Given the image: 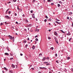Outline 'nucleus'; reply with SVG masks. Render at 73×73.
Returning a JSON list of instances; mask_svg holds the SVG:
<instances>
[{
  "label": "nucleus",
  "mask_w": 73,
  "mask_h": 73,
  "mask_svg": "<svg viewBox=\"0 0 73 73\" xmlns=\"http://www.w3.org/2000/svg\"><path fill=\"white\" fill-rule=\"evenodd\" d=\"M8 37L10 39H11V40H14V39H15V37H13V38L12 36H11L10 35H9Z\"/></svg>",
  "instance_id": "f257e3e1"
},
{
  "label": "nucleus",
  "mask_w": 73,
  "mask_h": 73,
  "mask_svg": "<svg viewBox=\"0 0 73 73\" xmlns=\"http://www.w3.org/2000/svg\"><path fill=\"white\" fill-rule=\"evenodd\" d=\"M54 34L55 36H58V34H57V32L56 31H55L54 33Z\"/></svg>",
  "instance_id": "f03ea898"
},
{
  "label": "nucleus",
  "mask_w": 73,
  "mask_h": 73,
  "mask_svg": "<svg viewBox=\"0 0 73 73\" xmlns=\"http://www.w3.org/2000/svg\"><path fill=\"white\" fill-rule=\"evenodd\" d=\"M5 17L7 19H10V17H9V16H5Z\"/></svg>",
  "instance_id": "7ed1b4c3"
},
{
  "label": "nucleus",
  "mask_w": 73,
  "mask_h": 73,
  "mask_svg": "<svg viewBox=\"0 0 73 73\" xmlns=\"http://www.w3.org/2000/svg\"><path fill=\"white\" fill-rule=\"evenodd\" d=\"M12 67L13 68H15V65L13 64H12Z\"/></svg>",
  "instance_id": "20e7f679"
},
{
  "label": "nucleus",
  "mask_w": 73,
  "mask_h": 73,
  "mask_svg": "<svg viewBox=\"0 0 73 73\" xmlns=\"http://www.w3.org/2000/svg\"><path fill=\"white\" fill-rule=\"evenodd\" d=\"M45 59H46V57H44L43 58L42 60V61H45Z\"/></svg>",
  "instance_id": "39448f33"
},
{
  "label": "nucleus",
  "mask_w": 73,
  "mask_h": 73,
  "mask_svg": "<svg viewBox=\"0 0 73 73\" xmlns=\"http://www.w3.org/2000/svg\"><path fill=\"white\" fill-rule=\"evenodd\" d=\"M32 17L33 18H35V14H33L32 15Z\"/></svg>",
  "instance_id": "423d86ee"
},
{
  "label": "nucleus",
  "mask_w": 73,
  "mask_h": 73,
  "mask_svg": "<svg viewBox=\"0 0 73 73\" xmlns=\"http://www.w3.org/2000/svg\"><path fill=\"white\" fill-rule=\"evenodd\" d=\"M32 48L33 49H35V46H34V45H33V46L32 47Z\"/></svg>",
  "instance_id": "0eeeda50"
},
{
  "label": "nucleus",
  "mask_w": 73,
  "mask_h": 73,
  "mask_svg": "<svg viewBox=\"0 0 73 73\" xmlns=\"http://www.w3.org/2000/svg\"><path fill=\"white\" fill-rule=\"evenodd\" d=\"M28 27H32V24H30L29 25H28Z\"/></svg>",
  "instance_id": "6e6552de"
},
{
  "label": "nucleus",
  "mask_w": 73,
  "mask_h": 73,
  "mask_svg": "<svg viewBox=\"0 0 73 73\" xmlns=\"http://www.w3.org/2000/svg\"><path fill=\"white\" fill-rule=\"evenodd\" d=\"M5 54L7 55V56H9V54L7 53H5Z\"/></svg>",
  "instance_id": "1a4fd4ad"
},
{
  "label": "nucleus",
  "mask_w": 73,
  "mask_h": 73,
  "mask_svg": "<svg viewBox=\"0 0 73 73\" xmlns=\"http://www.w3.org/2000/svg\"><path fill=\"white\" fill-rule=\"evenodd\" d=\"M66 35L67 36H69V35H70V33L68 32V33Z\"/></svg>",
  "instance_id": "9d476101"
},
{
  "label": "nucleus",
  "mask_w": 73,
  "mask_h": 73,
  "mask_svg": "<svg viewBox=\"0 0 73 73\" xmlns=\"http://www.w3.org/2000/svg\"><path fill=\"white\" fill-rule=\"evenodd\" d=\"M23 42L24 44H25V43H26V42H27V40H25L23 41Z\"/></svg>",
  "instance_id": "9b49d317"
},
{
  "label": "nucleus",
  "mask_w": 73,
  "mask_h": 73,
  "mask_svg": "<svg viewBox=\"0 0 73 73\" xmlns=\"http://www.w3.org/2000/svg\"><path fill=\"white\" fill-rule=\"evenodd\" d=\"M42 54H39V56L40 57H42Z\"/></svg>",
  "instance_id": "f8f14e48"
},
{
  "label": "nucleus",
  "mask_w": 73,
  "mask_h": 73,
  "mask_svg": "<svg viewBox=\"0 0 73 73\" xmlns=\"http://www.w3.org/2000/svg\"><path fill=\"white\" fill-rule=\"evenodd\" d=\"M56 23H57V24H61L60 23H58V22H57V21H55Z\"/></svg>",
  "instance_id": "ddd939ff"
},
{
  "label": "nucleus",
  "mask_w": 73,
  "mask_h": 73,
  "mask_svg": "<svg viewBox=\"0 0 73 73\" xmlns=\"http://www.w3.org/2000/svg\"><path fill=\"white\" fill-rule=\"evenodd\" d=\"M25 21L26 22V23H28V20L26 19L25 20Z\"/></svg>",
  "instance_id": "4468645a"
},
{
  "label": "nucleus",
  "mask_w": 73,
  "mask_h": 73,
  "mask_svg": "<svg viewBox=\"0 0 73 73\" xmlns=\"http://www.w3.org/2000/svg\"><path fill=\"white\" fill-rule=\"evenodd\" d=\"M46 68L45 67H43V68H41V67H40V69H44V68Z\"/></svg>",
  "instance_id": "2eb2a0df"
},
{
  "label": "nucleus",
  "mask_w": 73,
  "mask_h": 73,
  "mask_svg": "<svg viewBox=\"0 0 73 73\" xmlns=\"http://www.w3.org/2000/svg\"><path fill=\"white\" fill-rule=\"evenodd\" d=\"M4 69L5 70H8V69H7V68L5 67L4 68Z\"/></svg>",
  "instance_id": "dca6fc26"
},
{
  "label": "nucleus",
  "mask_w": 73,
  "mask_h": 73,
  "mask_svg": "<svg viewBox=\"0 0 73 73\" xmlns=\"http://www.w3.org/2000/svg\"><path fill=\"white\" fill-rule=\"evenodd\" d=\"M57 5L58 7H60V4H58Z\"/></svg>",
  "instance_id": "f3484780"
},
{
  "label": "nucleus",
  "mask_w": 73,
  "mask_h": 73,
  "mask_svg": "<svg viewBox=\"0 0 73 73\" xmlns=\"http://www.w3.org/2000/svg\"><path fill=\"white\" fill-rule=\"evenodd\" d=\"M55 41H56V42H57V43H58V41H57V39H55Z\"/></svg>",
  "instance_id": "a211bd4d"
},
{
  "label": "nucleus",
  "mask_w": 73,
  "mask_h": 73,
  "mask_svg": "<svg viewBox=\"0 0 73 73\" xmlns=\"http://www.w3.org/2000/svg\"><path fill=\"white\" fill-rule=\"evenodd\" d=\"M70 57H67V60H69V59H70Z\"/></svg>",
  "instance_id": "6ab92c4d"
},
{
  "label": "nucleus",
  "mask_w": 73,
  "mask_h": 73,
  "mask_svg": "<svg viewBox=\"0 0 73 73\" xmlns=\"http://www.w3.org/2000/svg\"><path fill=\"white\" fill-rule=\"evenodd\" d=\"M35 40H36V41H38V38H36L35 39Z\"/></svg>",
  "instance_id": "aec40b11"
},
{
  "label": "nucleus",
  "mask_w": 73,
  "mask_h": 73,
  "mask_svg": "<svg viewBox=\"0 0 73 73\" xmlns=\"http://www.w3.org/2000/svg\"><path fill=\"white\" fill-rule=\"evenodd\" d=\"M54 48L53 47H52L50 48V49H52V50H53Z\"/></svg>",
  "instance_id": "412c9836"
},
{
  "label": "nucleus",
  "mask_w": 73,
  "mask_h": 73,
  "mask_svg": "<svg viewBox=\"0 0 73 73\" xmlns=\"http://www.w3.org/2000/svg\"><path fill=\"white\" fill-rule=\"evenodd\" d=\"M48 2L49 3H50V2H51L50 1V0H48Z\"/></svg>",
  "instance_id": "4be33fe9"
},
{
  "label": "nucleus",
  "mask_w": 73,
  "mask_h": 73,
  "mask_svg": "<svg viewBox=\"0 0 73 73\" xmlns=\"http://www.w3.org/2000/svg\"><path fill=\"white\" fill-rule=\"evenodd\" d=\"M48 62H44V64H47V63H48Z\"/></svg>",
  "instance_id": "5701e85b"
},
{
  "label": "nucleus",
  "mask_w": 73,
  "mask_h": 73,
  "mask_svg": "<svg viewBox=\"0 0 73 73\" xmlns=\"http://www.w3.org/2000/svg\"><path fill=\"white\" fill-rule=\"evenodd\" d=\"M71 40H72V38H70L69 40V41H70Z\"/></svg>",
  "instance_id": "b1692460"
},
{
  "label": "nucleus",
  "mask_w": 73,
  "mask_h": 73,
  "mask_svg": "<svg viewBox=\"0 0 73 73\" xmlns=\"http://www.w3.org/2000/svg\"><path fill=\"white\" fill-rule=\"evenodd\" d=\"M49 57H47L46 58V59H47V60H49Z\"/></svg>",
  "instance_id": "393cba45"
},
{
  "label": "nucleus",
  "mask_w": 73,
  "mask_h": 73,
  "mask_svg": "<svg viewBox=\"0 0 73 73\" xmlns=\"http://www.w3.org/2000/svg\"><path fill=\"white\" fill-rule=\"evenodd\" d=\"M13 58H11L10 59V60H13Z\"/></svg>",
  "instance_id": "a878e982"
},
{
  "label": "nucleus",
  "mask_w": 73,
  "mask_h": 73,
  "mask_svg": "<svg viewBox=\"0 0 73 73\" xmlns=\"http://www.w3.org/2000/svg\"><path fill=\"white\" fill-rule=\"evenodd\" d=\"M51 5H54V3H52Z\"/></svg>",
  "instance_id": "bb28decb"
},
{
  "label": "nucleus",
  "mask_w": 73,
  "mask_h": 73,
  "mask_svg": "<svg viewBox=\"0 0 73 73\" xmlns=\"http://www.w3.org/2000/svg\"><path fill=\"white\" fill-rule=\"evenodd\" d=\"M10 56H13V54H11V53H10Z\"/></svg>",
  "instance_id": "cd10ccee"
},
{
  "label": "nucleus",
  "mask_w": 73,
  "mask_h": 73,
  "mask_svg": "<svg viewBox=\"0 0 73 73\" xmlns=\"http://www.w3.org/2000/svg\"><path fill=\"white\" fill-rule=\"evenodd\" d=\"M56 62H57V64H58V60H56Z\"/></svg>",
  "instance_id": "c85d7f7f"
},
{
  "label": "nucleus",
  "mask_w": 73,
  "mask_h": 73,
  "mask_svg": "<svg viewBox=\"0 0 73 73\" xmlns=\"http://www.w3.org/2000/svg\"><path fill=\"white\" fill-rule=\"evenodd\" d=\"M36 31H37V32H39V29H37Z\"/></svg>",
  "instance_id": "c756f323"
},
{
  "label": "nucleus",
  "mask_w": 73,
  "mask_h": 73,
  "mask_svg": "<svg viewBox=\"0 0 73 73\" xmlns=\"http://www.w3.org/2000/svg\"><path fill=\"white\" fill-rule=\"evenodd\" d=\"M17 9L18 10H20V9H19V7L17 6Z\"/></svg>",
  "instance_id": "7c9ffc66"
},
{
  "label": "nucleus",
  "mask_w": 73,
  "mask_h": 73,
  "mask_svg": "<svg viewBox=\"0 0 73 73\" xmlns=\"http://www.w3.org/2000/svg\"><path fill=\"white\" fill-rule=\"evenodd\" d=\"M46 21H47V20H46V19H45V20H44V22H46Z\"/></svg>",
  "instance_id": "2f4dec72"
},
{
  "label": "nucleus",
  "mask_w": 73,
  "mask_h": 73,
  "mask_svg": "<svg viewBox=\"0 0 73 73\" xmlns=\"http://www.w3.org/2000/svg\"><path fill=\"white\" fill-rule=\"evenodd\" d=\"M13 1L14 2H16V0H13Z\"/></svg>",
  "instance_id": "473e14b6"
},
{
  "label": "nucleus",
  "mask_w": 73,
  "mask_h": 73,
  "mask_svg": "<svg viewBox=\"0 0 73 73\" xmlns=\"http://www.w3.org/2000/svg\"><path fill=\"white\" fill-rule=\"evenodd\" d=\"M48 39L50 40V37H48Z\"/></svg>",
  "instance_id": "72a5a7b5"
},
{
  "label": "nucleus",
  "mask_w": 73,
  "mask_h": 73,
  "mask_svg": "<svg viewBox=\"0 0 73 73\" xmlns=\"http://www.w3.org/2000/svg\"><path fill=\"white\" fill-rule=\"evenodd\" d=\"M38 36L36 35V36L35 37V38H36V37H37Z\"/></svg>",
  "instance_id": "f704fd0d"
},
{
  "label": "nucleus",
  "mask_w": 73,
  "mask_h": 73,
  "mask_svg": "<svg viewBox=\"0 0 73 73\" xmlns=\"http://www.w3.org/2000/svg\"><path fill=\"white\" fill-rule=\"evenodd\" d=\"M31 13H33V11L32 10L31 11Z\"/></svg>",
  "instance_id": "c9c22d12"
},
{
  "label": "nucleus",
  "mask_w": 73,
  "mask_h": 73,
  "mask_svg": "<svg viewBox=\"0 0 73 73\" xmlns=\"http://www.w3.org/2000/svg\"><path fill=\"white\" fill-rule=\"evenodd\" d=\"M50 64L49 63H48V64H46V65L47 66H48V65H49Z\"/></svg>",
  "instance_id": "e433bc0d"
},
{
  "label": "nucleus",
  "mask_w": 73,
  "mask_h": 73,
  "mask_svg": "<svg viewBox=\"0 0 73 73\" xmlns=\"http://www.w3.org/2000/svg\"><path fill=\"white\" fill-rule=\"evenodd\" d=\"M56 21H60V20L58 19H56Z\"/></svg>",
  "instance_id": "4c0bfd02"
},
{
  "label": "nucleus",
  "mask_w": 73,
  "mask_h": 73,
  "mask_svg": "<svg viewBox=\"0 0 73 73\" xmlns=\"http://www.w3.org/2000/svg\"><path fill=\"white\" fill-rule=\"evenodd\" d=\"M59 3H60V4H62V2H61V1H59Z\"/></svg>",
  "instance_id": "58836bf2"
},
{
  "label": "nucleus",
  "mask_w": 73,
  "mask_h": 73,
  "mask_svg": "<svg viewBox=\"0 0 73 73\" xmlns=\"http://www.w3.org/2000/svg\"><path fill=\"white\" fill-rule=\"evenodd\" d=\"M11 13V11H9V12H8V14H10Z\"/></svg>",
  "instance_id": "ea45409f"
},
{
  "label": "nucleus",
  "mask_w": 73,
  "mask_h": 73,
  "mask_svg": "<svg viewBox=\"0 0 73 73\" xmlns=\"http://www.w3.org/2000/svg\"><path fill=\"white\" fill-rule=\"evenodd\" d=\"M25 47H27L28 46V44H27L25 46Z\"/></svg>",
  "instance_id": "a19ab883"
},
{
  "label": "nucleus",
  "mask_w": 73,
  "mask_h": 73,
  "mask_svg": "<svg viewBox=\"0 0 73 73\" xmlns=\"http://www.w3.org/2000/svg\"><path fill=\"white\" fill-rule=\"evenodd\" d=\"M45 17L46 19H48V17L46 16Z\"/></svg>",
  "instance_id": "79ce46f5"
},
{
  "label": "nucleus",
  "mask_w": 73,
  "mask_h": 73,
  "mask_svg": "<svg viewBox=\"0 0 73 73\" xmlns=\"http://www.w3.org/2000/svg\"><path fill=\"white\" fill-rule=\"evenodd\" d=\"M55 56H56V57H57V54H55Z\"/></svg>",
  "instance_id": "37998d69"
},
{
  "label": "nucleus",
  "mask_w": 73,
  "mask_h": 73,
  "mask_svg": "<svg viewBox=\"0 0 73 73\" xmlns=\"http://www.w3.org/2000/svg\"><path fill=\"white\" fill-rule=\"evenodd\" d=\"M35 1H36V0H33V3H34V2H35Z\"/></svg>",
  "instance_id": "c03bdc74"
},
{
  "label": "nucleus",
  "mask_w": 73,
  "mask_h": 73,
  "mask_svg": "<svg viewBox=\"0 0 73 73\" xmlns=\"http://www.w3.org/2000/svg\"><path fill=\"white\" fill-rule=\"evenodd\" d=\"M67 19H68V20H69V17H68L67 18Z\"/></svg>",
  "instance_id": "a18cd8bd"
},
{
  "label": "nucleus",
  "mask_w": 73,
  "mask_h": 73,
  "mask_svg": "<svg viewBox=\"0 0 73 73\" xmlns=\"http://www.w3.org/2000/svg\"><path fill=\"white\" fill-rule=\"evenodd\" d=\"M15 16H17V14H16V13H15Z\"/></svg>",
  "instance_id": "49530a36"
},
{
  "label": "nucleus",
  "mask_w": 73,
  "mask_h": 73,
  "mask_svg": "<svg viewBox=\"0 0 73 73\" xmlns=\"http://www.w3.org/2000/svg\"><path fill=\"white\" fill-rule=\"evenodd\" d=\"M8 11H7V10L6 11V13H8V12H7Z\"/></svg>",
  "instance_id": "de8ad7c7"
},
{
  "label": "nucleus",
  "mask_w": 73,
  "mask_h": 73,
  "mask_svg": "<svg viewBox=\"0 0 73 73\" xmlns=\"http://www.w3.org/2000/svg\"><path fill=\"white\" fill-rule=\"evenodd\" d=\"M16 31H18V29H16Z\"/></svg>",
  "instance_id": "09e8293b"
},
{
  "label": "nucleus",
  "mask_w": 73,
  "mask_h": 73,
  "mask_svg": "<svg viewBox=\"0 0 73 73\" xmlns=\"http://www.w3.org/2000/svg\"><path fill=\"white\" fill-rule=\"evenodd\" d=\"M16 23L17 24H18V22H16Z\"/></svg>",
  "instance_id": "8fccbe9b"
},
{
  "label": "nucleus",
  "mask_w": 73,
  "mask_h": 73,
  "mask_svg": "<svg viewBox=\"0 0 73 73\" xmlns=\"http://www.w3.org/2000/svg\"><path fill=\"white\" fill-rule=\"evenodd\" d=\"M10 3H11V2L9 1V2L8 3V4H9Z\"/></svg>",
  "instance_id": "3c124183"
},
{
  "label": "nucleus",
  "mask_w": 73,
  "mask_h": 73,
  "mask_svg": "<svg viewBox=\"0 0 73 73\" xmlns=\"http://www.w3.org/2000/svg\"><path fill=\"white\" fill-rule=\"evenodd\" d=\"M48 31L49 32H50V31H51V30H49Z\"/></svg>",
  "instance_id": "603ef678"
},
{
  "label": "nucleus",
  "mask_w": 73,
  "mask_h": 73,
  "mask_svg": "<svg viewBox=\"0 0 73 73\" xmlns=\"http://www.w3.org/2000/svg\"><path fill=\"white\" fill-rule=\"evenodd\" d=\"M3 23H1V25H3Z\"/></svg>",
  "instance_id": "864d4df0"
},
{
  "label": "nucleus",
  "mask_w": 73,
  "mask_h": 73,
  "mask_svg": "<svg viewBox=\"0 0 73 73\" xmlns=\"http://www.w3.org/2000/svg\"><path fill=\"white\" fill-rule=\"evenodd\" d=\"M71 71H72V72H73V68H72L71 69Z\"/></svg>",
  "instance_id": "5fc2aeb1"
},
{
  "label": "nucleus",
  "mask_w": 73,
  "mask_h": 73,
  "mask_svg": "<svg viewBox=\"0 0 73 73\" xmlns=\"http://www.w3.org/2000/svg\"><path fill=\"white\" fill-rule=\"evenodd\" d=\"M34 68H32V70H34Z\"/></svg>",
  "instance_id": "6e6d98bb"
},
{
  "label": "nucleus",
  "mask_w": 73,
  "mask_h": 73,
  "mask_svg": "<svg viewBox=\"0 0 73 73\" xmlns=\"http://www.w3.org/2000/svg\"><path fill=\"white\" fill-rule=\"evenodd\" d=\"M20 55H21V56H23V54H20Z\"/></svg>",
  "instance_id": "4d7b16f0"
},
{
  "label": "nucleus",
  "mask_w": 73,
  "mask_h": 73,
  "mask_svg": "<svg viewBox=\"0 0 73 73\" xmlns=\"http://www.w3.org/2000/svg\"><path fill=\"white\" fill-rule=\"evenodd\" d=\"M9 72H10V73H12V71H9Z\"/></svg>",
  "instance_id": "13d9d810"
},
{
  "label": "nucleus",
  "mask_w": 73,
  "mask_h": 73,
  "mask_svg": "<svg viewBox=\"0 0 73 73\" xmlns=\"http://www.w3.org/2000/svg\"><path fill=\"white\" fill-rule=\"evenodd\" d=\"M2 40H3V41H4V38H3Z\"/></svg>",
  "instance_id": "bf43d9fd"
},
{
  "label": "nucleus",
  "mask_w": 73,
  "mask_h": 73,
  "mask_svg": "<svg viewBox=\"0 0 73 73\" xmlns=\"http://www.w3.org/2000/svg\"><path fill=\"white\" fill-rule=\"evenodd\" d=\"M35 44H36V43H37V42H36V41H35Z\"/></svg>",
  "instance_id": "052dcab7"
},
{
  "label": "nucleus",
  "mask_w": 73,
  "mask_h": 73,
  "mask_svg": "<svg viewBox=\"0 0 73 73\" xmlns=\"http://www.w3.org/2000/svg\"><path fill=\"white\" fill-rule=\"evenodd\" d=\"M5 24H7V22H5Z\"/></svg>",
  "instance_id": "680f3d73"
},
{
  "label": "nucleus",
  "mask_w": 73,
  "mask_h": 73,
  "mask_svg": "<svg viewBox=\"0 0 73 73\" xmlns=\"http://www.w3.org/2000/svg\"><path fill=\"white\" fill-rule=\"evenodd\" d=\"M72 27H73V23H72Z\"/></svg>",
  "instance_id": "e2e57ef3"
},
{
  "label": "nucleus",
  "mask_w": 73,
  "mask_h": 73,
  "mask_svg": "<svg viewBox=\"0 0 73 73\" xmlns=\"http://www.w3.org/2000/svg\"><path fill=\"white\" fill-rule=\"evenodd\" d=\"M28 40H29V38H28Z\"/></svg>",
  "instance_id": "0e129e2a"
},
{
  "label": "nucleus",
  "mask_w": 73,
  "mask_h": 73,
  "mask_svg": "<svg viewBox=\"0 0 73 73\" xmlns=\"http://www.w3.org/2000/svg\"><path fill=\"white\" fill-rule=\"evenodd\" d=\"M41 72H38V73H41Z\"/></svg>",
  "instance_id": "69168bd1"
},
{
  "label": "nucleus",
  "mask_w": 73,
  "mask_h": 73,
  "mask_svg": "<svg viewBox=\"0 0 73 73\" xmlns=\"http://www.w3.org/2000/svg\"><path fill=\"white\" fill-rule=\"evenodd\" d=\"M15 35H17V33H16L15 34Z\"/></svg>",
  "instance_id": "338daca9"
},
{
  "label": "nucleus",
  "mask_w": 73,
  "mask_h": 73,
  "mask_svg": "<svg viewBox=\"0 0 73 73\" xmlns=\"http://www.w3.org/2000/svg\"><path fill=\"white\" fill-rule=\"evenodd\" d=\"M49 73H52V72H49Z\"/></svg>",
  "instance_id": "774afa93"
}]
</instances>
